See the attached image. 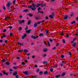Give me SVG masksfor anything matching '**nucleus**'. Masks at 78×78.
<instances>
[{
  "instance_id": "f257e3e1",
  "label": "nucleus",
  "mask_w": 78,
  "mask_h": 78,
  "mask_svg": "<svg viewBox=\"0 0 78 78\" xmlns=\"http://www.w3.org/2000/svg\"><path fill=\"white\" fill-rule=\"evenodd\" d=\"M11 3L10 2H8L7 5H6V6L7 7V9L9 11L11 10V9L10 8V6L11 5Z\"/></svg>"
},
{
  "instance_id": "f03ea898",
  "label": "nucleus",
  "mask_w": 78,
  "mask_h": 78,
  "mask_svg": "<svg viewBox=\"0 0 78 78\" xmlns=\"http://www.w3.org/2000/svg\"><path fill=\"white\" fill-rule=\"evenodd\" d=\"M17 75V71L15 72L13 74V76H16L15 77L16 78H19V76Z\"/></svg>"
},
{
  "instance_id": "7ed1b4c3",
  "label": "nucleus",
  "mask_w": 78,
  "mask_h": 78,
  "mask_svg": "<svg viewBox=\"0 0 78 78\" xmlns=\"http://www.w3.org/2000/svg\"><path fill=\"white\" fill-rule=\"evenodd\" d=\"M69 17V16L65 15L64 16V19H65V20H67V19H68Z\"/></svg>"
},
{
  "instance_id": "20e7f679",
  "label": "nucleus",
  "mask_w": 78,
  "mask_h": 78,
  "mask_svg": "<svg viewBox=\"0 0 78 78\" xmlns=\"http://www.w3.org/2000/svg\"><path fill=\"white\" fill-rule=\"evenodd\" d=\"M25 22V20H19V24H21L22 23H24Z\"/></svg>"
},
{
  "instance_id": "39448f33",
  "label": "nucleus",
  "mask_w": 78,
  "mask_h": 78,
  "mask_svg": "<svg viewBox=\"0 0 78 78\" xmlns=\"http://www.w3.org/2000/svg\"><path fill=\"white\" fill-rule=\"evenodd\" d=\"M27 37V34H24L23 36L22 37V39H25V37Z\"/></svg>"
},
{
  "instance_id": "423d86ee",
  "label": "nucleus",
  "mask_w": 78,
  "mask_h": 78,
  "mask_svg": "<svg viewBox=\"0 0 78 78\" xmlns=\"http://www.w3.org/2000/svg\"><path fill=\"white\" fill-rule=\"evenodd\" d=\"M31 31V30H28L26 31V33H28V34H29V33H30V32Z\"/></svg>"
},
{
  "instance_id": "0eeeda50",
  "label": "nucleus",
  "mask_w": 78,
  "mask_h": 78,
  "mask_svg": "<svg viewBox=\"0 0 78 78\" xmlns=\"http://www.w3.org/2000/svg\"><path fill=\"white\" fill-rule=\"evenodd\" d=\"M41 5H42V4L38 3V4H37L36 5V7L37 8H38V7H39V6Z\"/></svg>"
},
{
  "instance_id": "6e6552de",
  "label": "nucleus",
  "mask_w": 78,
  "mask_h": 78,
  "mask_svg": "<svg viewBox=\"0 0 78 78\" xmlns=\"http://www.w3.org/2000/svg\"><path fill=\"white\" fill-rule=\"evenodd\" d=\"M23 73H24L25 75H28L29 74V73H28L27 72H23Z\"/></svg>"
},
{
  "instance_id": "1a4fd4ad",
  "label": "nucleus",
  "mask_w": 78,
  "mask_h": 78,
  "mask_svg": "<svg viewBox=\"0 0 78 78\" xmlns=\"http://www.w3.org/2000/svg\"><path fill=\"white\" fill-rule=\"evenodd\" d=\"M17 43L19 44V45H22V46H23V44L22 43H20L19 42H17Z\"/></svg>"
},
{
  "instance_id": "9d476101",
  "label": "nucleus",
  "mask_w": 78,
  "mask_h": 78,
  "mask_svg": "<svg viewBox=\"0 0 78 78\" xmlns=\"http://www.w3.org/2000/svg\"><path fill=\"white\" fill-rule=\"evenodd\" d=\"M31 9L32 10V11H35L36 9V8L35 7L32 8H31Z\"/></svg>"
},
{
  "instance_id": "9b49d317",
  "label": "nucleus",
  "mask_w": 78,
  "mask_h": 78,
  "mask_svg": "<svg viewBox=\"0 0 78 78\" xmlns=\"http://www.w3.org/2000/svg\"><path fill=\"white\" fill-rule=\"evenodd\" d=\"M48 70H47L46 71L44 72V75H47V74H48Z\"/></svg>"
},
{
  "instance_id": "f8f14e48",
  "label": "nucleus",
  "mask_w": 78,
  "mask_h": 78,
  "mask_svg": "<svg viewBox=\"0 0 78 78\" xmlns=\"http://www.w3.org/2000/svg\"><path fill=\"white\" fill-rule=\"evenodd\" d=\"M34 27H37V24L36 23H34Z\"/></svg>"
},
{
  "instance_id": "ddd939ff",
  "label": "nucleus",
  "mask_w": 78,
  "mask_h": 78,
  "mask_svg": "<svg viewBox=\"0 0 78 78\" xmlns=\"http://www.w3.org/2000/svg\"><path fill=\"white\" fill-rule=\"evenodd\" d=\"M31 21L30 20H29L28 22H27V24L28 25H30V24L31 23Z\"/></svg>"
},
{
  "instance_id": "4468645a",
  "label": "nucleus",
  "mask_w": 78,
  "mask_h": 78,
  "mask_svg": "<svg viewBox=\"0 0 78 78\" xmlns=\"http://www.w3.org/2000/svg\"><path fill=\"white\" fill-rule=\"evenodd\" d=\"M29 11V10H28V9H24L23 10V12H28Z\"/></svg>"
},
{
  "instance_id": "2eb2a0df",
  "label": "nucleus",
  "mask_w": 78,
  "mask_h": 78,
  "mask_svg": "<svg viewBox=\"0 0 78 78\" xmlns=\"http://www.w3.org/2000/svg\"><path fill=\"white\" fill-rule=\"evenodd\" d=\"M42 56L43 57V58H45L46 56H47V54H44L42 55Z\"/></svg>"
},
{
  "instance_id": "dca6fc26",
  "label": "nucleus",
  "mask_w": 78,
  "mask_h": 78,
  "mask_svg": "<svg viewBox=\"0 0 78 78\" xmlns=\"http://www.w3.org/2000/svg\"><path fill=\"white\" fill-rule=\"evenodd\" d=\"M48 63V62L47 61H44L43 62V64H47Z\"/></svg>"
},
{
  "instance_id": "f3484780",
  "label": "nucleus",
  "mask_w": 78,
  "mask_h": 78,
  "mask_svg": "<svg viewBox=\"0 0 78 78\" xmlns=\"http://www.w3.org/2000/svg\"><path fill=\"white\" fill-rule=\"evenodd\" d=\"M32 6H33V8H35L36 6L35 4H34V3H32Z\"/></svg>"
},
{
  "instance_id": "a211bd4d",
  "label": "nucleus",
  "mask_w": 78,
  "mask_h": 78,
  "mask_svg": "<svg viewBox=\"0 0 78 78\" xmlns=\"http://www.w3.org/2000/svg\"><path fill=\"white\" fill-rule=\"evenodd\" d=\"M49 17L51 18V19H53V17H54V16H53L52 15H50L49 16Z\"/></svg>"
},
{
  "instance_id": "6ab92c4d",
  "label": "nucleus",
  "mask_w": 78,
  "mask_h": 78,
  "mask_svg": "<svg viewBox=\"0 0 78 78\" xmlns=\"http://www.w3.org/2000/svg\"><path fill=\"white\" fill-rule=\"evenodd\" d=\"M47 51V49L44 48L43 49V51L44 52H46Z\"/></svg>"
},
{
  "instance_id": "aec40b11",
  "label": "nucleus",
  "mask_w": 78,
  "mask_h": 78,
  "mask_svg": "<svg viewBox=\"0 0 78 78\" xmlns=\"http://www.w3.org/2000/svg\"><path fill=\"white\" fill-rule=\"evenodd\" d=\"M73 47H75L76 46V43L74 42V43L73 44Z\"/></svg>"
},
{
  "instance_id": "412c9836",
  "label": "nucleus",
  "mask_w": 78,
  "mask_h": 78,
  "mask_svg": "<svg viewBox=\"0 0 78 78\" xmlns=\"http://www.w3.org/2000/svg\"><path fill=\"white\" fill-rule=\"evenodd\" d=\"M31 38L32 39H36V37H35L34 36H31Z\"/></svg>"
},
{
  "instance_id": "4be33fe9",
  "label": "nucleus",
  "mask_w": 78,
  "mask_h": 78,
  "mask_svg": "<svg viewBox=\"0 0 78 78\" xmlns=\"http://www.w3.org/2000/svg\"><path fill=\"white\" fill-rule=\"evenodd\" d=\"M42 74H43V72L41 71L39 73V75H42Z\"/></svg>"
},
{
  "instance_id": "5701e85b",
  "label": "nucleus",
  "mask_w": 78,
  "mask_h": 78,
  "mask_svg": "<svg viewBox=\"0 0 78 78\" xmlns=\"http://www.w3.org/2000/svg\"><path fill=\"white\" fill-rule=\"evenodd\" d=\"M22 30V28L21 27H20L18 28V30L19 31H21V30Z\"/></svg>"
},
{
  "instance_id": "b1692460",
  "label": "nucleus",
  "mask_w": 78,
  "mask_h": 78,
  "mask_svg": "<svg viewBox=\"0 0 78 78\" xmlns=\"http://www.w3.org/2000/svg\"><path fill=\"white\" fill-rule=\"evenodd\" d=\"M51 15L54 16V17H55V15H56V14H55V13L54 12H52L51 13Z\"/></svg>"
},
{
  "instance_id": "393cba45",
  "label": "nucleus",
  "mask_w": 78,
  "mask_h": 78,
  "mask_svg": "<svg viewBox=\"0 0 78 78\" xmlns=\"http://www.w3.org/2000/svg\"><path fill=\"white\" fill-rule=\"evenodd\" d=\"M16 0H14L13 1V5H15L16 4Z\"/></svg>"
},
{
  "instance_id": "a878e982",
  "label": "nucleus",
  "mask_w": 78,
  "mask_h": 78,
  "mask_svg": "<svg viewBox=\"0 0 78 78\" xmlns=\"http://www.w3.org/2000/svg\"><path fill=\"white\" fill-rule=\"evenodd\" d=\"M44 35V34L43 33H41L39 35V36H40V37H41L42 36H43Z\"/></svg>"
},
{
  "instance_id": "bb28decb",
  "label": "nucleus",
  "mask_w": 78,
  "mask_h": 78,
  "mask_svg": "<svg viewBox=\"0 0 78 78\" xmlns=\"http://www.w3.org/2000/svg\"><path fill=\"white\" fill-rule=\"evenodd\" d=\"M28 16H29L30 17H33V14H31V13H29L28 14Z\"/></svg>"
},
{
  "instance_id": "cd10ccee",
  "label": "nucleus",
  "mask_w": 78,
  "mask_h": 78,
  "mask_svg": "<svg viewBox=\"0 0 78 78\" xmlns=\"http://www.w3.org/2000/svg\"><path fill=\"white\" fill-rule=\"evenodd\" d=\"M60 76H61V75H57L55 77L56 78H59V77H60Z\"/></svg>"
},
{
  "instance_id": "c85d7f7f",
  "label": "nucleus",
  "mask_w": 78,
  "mask_h": 78,
  "mask_svg": "<svg viewBox=\"0 0 78 78\" xmlns=\"http://www.w3.org/2000/svg\"><path fill=\"white\" fill-rule=\"evenodd\" d=\"M24 52H25L26 53H28V51L27 49H25L24 50Z\"/></svg>"
},
{
  "instance_id": "c756f323",
  "label": "nucleus",
  "mask_w": 78,
  "mask_h": 78,
  "mask_svg": "<svg viewBox=\"0 0 78 78\" xmlns=\"http://www.w3.org/2000/svg\"><path fill=\"white\" fill-rule=\"evenodd\" d=\"M73 12H72L71 13V15L70 16V17H72L73 16Z\"/></svg>"
},
{
  "instance_id": "7c9ffc66",
  "label": "nucleus",
  "mask_w": 78,
  "mask_h": 78,
  "mask_svg": "<svg viewBox=\"0 0 78 78\" xmlns=\"http://www.w3.org/2000/svg\"><path fill=\"white\" fill-rule=\"evenodd\" d=\"M66 75V73H63L62 75V76H64Z\"/></svg>"
},
{
  "instance_id": "2f4dec72",
  "label": "nucleus",
  "mask_w": 78,
  "mask_h": 78,
  "mask_svg": "<svg viewBox=\"0 0 78 78\" xmlns=\"http://www.w3.org/2000/svg\"><path fill=\"white\" fill-rule=\"evenodd\" d=\"M28 29V26H26L25 29V30H27Z\"/></svg>"
},
{
  "instance_id": "473e14b6",
  "label": "nucleus",
  "mask_w": 78,
  "mask_h": 78,
  "mask_svg": "<svg viewBox=\"0 0 78 78\" xmlns=\"http://www.w3.org/2000/svg\"><path fill=\"white\" fill-rule=\"evenodd\" d=\"M36 23H37V25H39V24H40L41 23V21L37 22Z\"/></svg>"
},
{
  "instance_id": "72a5a7b5",
  "label": "nucleus",
  "mask_w": 78,
  "mask_h": 78,
  "mask_svg": "<svg viewBox=\"0 0 78 78\" xmlns=\"http://www.w3.org/2000/svg\"><path fill=\"white\" fill-rule=\"evenodd\" d=\"M39 19H40V18L38 17H35V19H36V20H39Z\"/></svg>"
},
{
  "instance_id": "f704fd0d",
  "label": "nucleus",
  "mask_w": 78,
  "mask_h": 78,
  "mask_svg": "<svg viewBox=\"0 0 78 78\" xmlns=\"http://www.w3.org/2000/svg\"><path fill=\"white\" fill-rule=\"evenodd\" d=\"M41 7H38L37 9L38 11H41Z\"/></svg>"
},
{
  "instance_id": "c9c22d12",
  "label": "nucleus",
  "mask_w": 78,
  "mask_h": 78,
  "mask_svg": "<svg viewBox=\"0 0 78 78\" xmlns=\"http://www.w3.org/2000/svg\"><path fill=\"white\" fill-rule=\"evenodd\" d=\"M50 71L51 72H53V69H50Z\"/></svg>"
},
{
  "instance_id": "e433bc0d",
  "label": "nucleus",
  "mask_w": 78,
  "mask_h": 78,
  "mask_svg": "<svg viewBox=\"0 0 78 78\" xmlns=\"http://www.w3.org/2000/svg\"><path fill=\"white\" fill-rule=\"evenodd\" d=\"M66 61H61V62H62L63 64H66Z\"/></svg>"
},
{
  "instance_id": "4c0bfd02",
  "label": "nucleus",
  "mask_w": 78,
  "mask_h": 78,
  "mask_svg": "<svg viewBox=\"0 0 78 78\" xmlns=\"http://www.w3.org/2000/svg\"><path fill=\"white\" fill-rule=\"evenodd\" d=\"M6 65H9V64H10L9 63V62H7L6 63Z\"/></svg>"
},
{
  "instance_id": "58836bf2",
  "label": "nucleus",
  "mask_w": 78,
  "mask_h": 78,
  "mask_svg": "<svg viewBox=\"0 0 78 78\" xmlns=\"http://www.w3.org/2000/svg\"><path fill=\"white\" fill-rule=\"evenodd\" d=\"M75 21H74L73 22L71 23V24H73V23H75Z\"/></svg>"
},
{
  "instance_id": "ea45409f",
  "label": "nucleus",
  "mask_w": 78,
  "mask_h": 78,
  "mask_svg": "<svg viewBox=\"0 0 78 78\" xmlns=\"http://www.w3.org/2000/svg\"><path fill=\"white\" fill-rule=\"evenodd\" d=\"M61 57V58H64V55H62Z\"/></svg>"
},
{
  "instance_id": "a19ab883",
  "label": "nucleus",
  "mask_w": 78,
  "mask_h": 78,
  "mask_svg": "<svg viewBox=\"0 0 78 78\" xmlns=\"http://www.w3.org/2000/svg\"><path fill=\"white\" fill-rule=\"evenodd\" d=\"M2 62H5V61H6V60L5 59H3L2 60Z\"/></svg>"
},
{
  "instance_id": "79ce46f5",
  "label": "nucleus",
  "mask_w": 78,
  "mask_h": 78,
  "mask_svg": "<svg viewBox=\"0 0 78 78\" xmlns=\"http://www.w3.org/2000/svg\"><path fill=\"white\" fill-rule=\"evenodd\" d=\"M32 6L31 5H30L29 6V7H28V8L29 9H31V7H32Z\"/></svg>"
},
{
  "instance_id": "37998d69",
  "label": "nucleus",
  "mask_w": 78,
  "mask_h": 78,
  "mask_svg": "<svg viewBox=\"0 0 78 78\" xmlns=\"http://www.w3.org/2000/svg\"><path fill=\"white\" fill-rule=\"evenodd\" d=\"M13 68L15 70H16V69H17V67H16V66L13 67Z\"/></svg>"
},
{
  "instance_id": "c03bdc74",
  "label": "nucleus",
  "mask_w": 78,
  "mask_h": 78,
  "mask_svg": "<svg viewBox=\"0 0 78 78\" xmlns=\"http://www.w3.org/2000/svg\"><path fill=\"white\" fill-rule=\"evenodd\" d=\"M9 28L10 29H12V27L11 26H9Z\"/></svg>"
},
{
  "instance_id": "a18cd8bd",
  "label": "nucleus",
  "mask_w": 78,
  "mask_h": 78,
  "mask_svg": "<svg viewBox=\"0 0 78 78\" xmlns=\"http://www.w3.org/2000/svg\"><path fill=\"white\" fill-rule=\"evenodd\" d=\"M46 34H48V30H46Z\"/></svg>"
},
{
  "instance_id": "49530a36",
  "label": "nucleus",
  "mask_w": 78,
  "mask_h": 78,
  "mask_svg": "<svg viewBox=\"0 0 78 78\" xmlns=\"http://www.w3.org/2000/svg\"><path fill=\"white\" fill-rule=\"evenodd\" d=\"M69 55L70 56V57H71L72 56V54H71V52H69Z\"/></svg>"
},
{
  "instance_id": "de8ad7c7",
  "label": "nucleus",
  "mask_w": 78,
  "mask_h": 78,
  "mask_svg": "<svg viewBox=\"0 0 78 78\" xmlns=\"http://www.w3.org/2000/svg\"><path fill=\"white\" fill-rule=\"evenodd\" d=\"M0 76H3V73H0Z\"/></svg>"
},
{
  "instance_id": "09e8293b",
  "label": "nucleus",
  "mask_w": 78,
  "mask_h": 78,
  "mask_svg": "<svg viewBox=\"0 0 78 78\" xmlns=\"http://www.w3.org/2000/svg\"><path fill=\"white\" fill-rule=\"evenodd\" d=\"M69 37V34H66V37L67 38H68V37Z\"/></svg>"
},
{
  "instance_id": "8fccbe9b",
  "label": "nucleus",
  "mask_w": 78,
  "mask_h": 78,
  "mask_svg": "<svg viewBox=\"0 0 78 78\" xmlns=\"http://www.w3.org/2000/svg\"><path fill=\"white\" fill-rule=\"evenodd\" d=\"M22 51H23V50H22L21 51V50H19V51H18V52H22Z\"/></svg>"
},
{
  "instance_id": "3c124183",
  "label": "nucleus",
  "mask_w": 78,
  "mask_h": 78,
  "mask_svg": "<svg viewBox=\"0 0 78 78\" xmlns=\"http://www.w3.org/2000/svg\"><path fill=\"white\" fill-rule=\"evenodd\" d=\"M48 46H49V47H50V44L48 41Z\"/></svg>"
},
{
  "instance_id": "603ef678",
  "label": "nucleus",
  "mask_w": 78,
  "mask_h": 78,
  "mask_svg": "<svg viewBox=\"0 0 78 78\" xmlns=\"http://www.w3.org/2000/svg\"><path fill=\"white\" fill-rule=\"evenodd\" d=\"M63 41V43H66V42L65 41V40L62 39Z\"/></svg>"
},
{
  "instance_id": "864d4df0",
  "label": "nucleus",
  "mask_w": 78,
  "mask_h": 78,
  "mask_svg": "<svg viewBox=\"0 0 78 78\" xmlns=\"http://www.w3.org/2000/svg\"><path fill=\"white\" fill-rule=\"evenodd\" d=\"M40 4H41V7H43L44 6V4H42V3H40Z\"/></svg>"
},
{
  "instance_id": "5fc2aeb1",
  "label": "nucleus",
  "mask_w": 78,
  "mask_h": 78,
  "mask_svg": "<svg viewBox=\"0 0 78 78\" xmlns=\"http://www.w3.org/2000/svg\"><path fill=\"white\" fill-rule=\"evenodd\" d=\"M35 58V55H33L32 56V59H34V58Z\"/></svg>"
},
{
  "instance_id": "6e6d98bb",
  "label": "nucleus",
  "mask_w": 78,
  "mask_h": 78,
  "mask_svg": "<svg viewBox=\"0 0 78 78\" xmlns=\"http://www.w3.org/2000/svg\"><path fill=\"white\" fill-rule=\"evenodd\" d=\"M9 71H10V72H12V71H13V70L12 69H11V68L10 69H9Z\"/></svg>"
},
{
  "instance_id": "4d7b16f0",
  "label": "nucleus",
  "mask_w": 78,
  "mask_h": 78,
  "mask_svg": "<svg viewBox=\"0 0 78 78\" xmlns=\"http://www.w3.org/2000/svg\"><path fill=\"white\" fill-rule=\"evenodd\" d=\"M33 78H37V76H35L33 77Z\"/></svg>"
},
{
  "instance_id": "13d9d810",
  "label": "nucleus",
  "mask_w": 78,
  "mask_h": 78,
  "mask_svg": "<svg viewBox=\"0 0 78 78\" xmlns=\"http://www.w3.org/2000/svg\"><path fill=\"white\" fill-rule=\"evenodd\" d=\"M56 47H54L53 48H52V50H55V49H56Z\"/></svg>"
},
{
  "instance_id": "bf43d9fd",
  "label": "nucleus",
  "mask_w": 78,
  "mask_h": 78,
  "mask_svg": "<svg viewBox=\"0 0 78 78\" xmlns=\"http://www.w3.org/2000/svg\"><path fill=\"white\" fill-rule=\"evenodd\" d=\"M21 63L23 65H25V63L24 62H23Z\"/></svg>"
},
{
  "instance_id": "052dcab7",
  "label": "nucleus",
  "mask_w": 78,
  "mask_h": 78,
  "mask_svg": "<svg viewBox=\"0 0 78 78\" xmlns=\"http://www.w3.org/2000/svg\"><path fill=\"white\" fill-rule=\"evenodd\" d=\"M64 33H63V32L61 33V36H63V35H64Z\"/></svg>"
},
{
  "instance_id": "680f3d73",
  "label": "nucleus",
  "mask_w": 78,
  "mask_h": 78,
  "mask_svg": "<svg viewBox=\"0 0 78 78\" xmlns=\"http://www.w3.org/2000/svg\"><path fill=\"white\" fill-rule=\"evenodd\" d=\"M44 42L45 45H47V43H46V42H45V41H44Z\"/></svg>"
},
{
  "instance_id": "e2e57ef3",
  "label": "nucleus",
  "mask_w": 78,
  "mask_h": 78,
  "mask_svg": "<svg viewBox=\"0 0 78 78\" xmlns=\"http://www.w3.org/2000/svg\"><path fill=\"white\" fill-rule=\"evenodd\" d=\"M39 70H40L39 69H37L36 70L37 72H39Z\"/></svg>"
},
{
  "instance_id": "0e129e2a",
  "label": "nucleus",
  "mask_w": 78,
  "mask_h": 78,
  "mask_svg": "<svg viewBox=\"0 0 78 78\" xmlns=\"http://www.w3.org/2000/svg\"><path fill=\"white\" fill-rule=\"evenodd\" d=\"M49 41H50V42H53V40L51 39H49Z\"/></svg>"
},
{
  "instance_id": "69168bd1",
  "label": "nucleus",
  "mask_w": 78,
  "mask_h": 78,
  "mask_svg": "<svg viewBox=\"0 0 78 78\" xmlns=\"http://www.w3.org/2000/svg\"><path fill=\"white\" fill-rule=\"evenodd\" d=\"M76 40V38H74L73 39V41H75Z\"/></svg>"
},
{
  "instance_id": "338daca9",
  "label": "nucleus",
  "mask_w": 78,
  "mask_h": 78,
  "mask_svg": "<svg viewBox=\"0 0 78 78\" xmlns=\"http://www.w3.org/2000/svg\"><path fill=\"white\" fill-rule=\"evenodd\" d=\"M10 36H12V33H11L10 34Z\"/></svg>"
},
{
  "instance_id": "774afa93",
  "label": "nucleus",
  "mask_w": 78,
  "mask_h": 78,
  "mask_svg": "<svg viewBox=\"0 0 78 78\" xmlns=\"http://www.w3.org/2000/svg\"><path fill=\"white\" fill-rule=\"evenodd\" d=\"M45 19H46V20H47V19H48V16H46Z\"/></svg>"
}]
</instances>
